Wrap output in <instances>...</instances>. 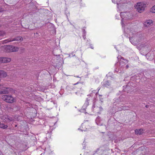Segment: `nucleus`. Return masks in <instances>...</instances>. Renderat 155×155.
<instances>
[{
  "mask_svg": "<svg viewBox=\"0 0 155 155\" xmlns=\"http://www.w3.org/2000/svg\"><path fill=\"white\" fill-rule=\"evenodd\" d=\"M146 6V4L143 2H138L135 6V8L137 12L142 13L144 11Z\"/></svg>",
  "mask_w": 155,
  "mask_h": 155,
  "instance_id": "1",
  "label": "nucleus"
},
{
  "mask_svg": "<svg viewBox=\"0 0 155 155\" xmlns=\"http://www.w3.org/2000/svg\"><path fill=\"white\" fill-rule=\"evenodd\" d=\"M9 58H0V63L9 62Z\"/></svg>",
  "mask_w": 155,
  "mask_h": 155,
  "instance_id": "2",
  "label": "nucleus"
},
{
  "mask_svg": "<svg viewBox=\"0 0 155 155\" xmlns=\"http://www.w3.org/2000/svg\"><path fill=\"white\" fill-rule=\"evenodd\" d=\"M2 90V91H0V94L8 93L10 91V89L9 88L4 87Z\"/></svg>",
  "mask_w": 155,
  "mask_h": 155,
  "instance_id": "3",
  "label": "nucleus"
},
{
  "mask_svg": "<svg viewBox=\"0 0 155 155\" xmlns=\"http://www.w3.org/2000/svg\"><path fill=\"white\" fill-rule=\"evenodd\" d=\"M82 85L83 84L82 83L79 82H78L77 83L74 84V85L75 86L74 88H77L80 89L82 88Z\"/></svg>",
  "mask_w": 155,
  "mask_h": 155,
  "instance_id": "4",
  "label": "nucleus"
},
{
  "mask_svg": "<svg viewBox=\"0 0 155 155\" xmlns=\"http://www.w3.org/2000/svg\"><path fill=\"white\" fill-rule=\"evenodd\" d=\"M2 99L7 102L10 103V96L9 95H4L2 96Z\"/></svg>",
  "mask_w": 155,
  "mask_h": 155,
  "instance_id": "5",
  "label": "nucleus"
},
{
  "mask_svg": "<svg viewBox=\"0 0 155 155\" xmlns=\"http://www.w3.org/2000/svg\"><path fill=\"white\" fill-rule=\"evenodd\" d=\"M153 21L152 20H148L146 21L144 23V25L146 27L150 25H151V24H153Z\"/></svg>",
  "mask_w": 155,
  "mask_h": 155,
  "instance_id": "6",
  "label": "nucleus"
},
{
  "mask_svg": "<svg viewBox=\"0 0 155 155\" xmlns=\"http://www.w3.org/2000/svg\"><path fill=\"white\" fill-rule=\"evenodd\" d=\"M19 48L10 45V51L15 52L18 50Z\"/></svg>",
  "mask_w": 155,
  "mask_h": 155,
  "instance_id": "7",
  "label": "nucleus"
},
{
  "mask_svg": "<svg viewBox=\"0 0 155 155\" xmlns=\"http://www.w3.org/2000/svg\"><path fill=\"white\" fill-rule=\"evenodd\" d=\"M23 40V38L21 37H17L14 38L13 39L11 40L10 39V42L13 41H21Z\"/></svg>",
  "mask_w": 155,
  "mask_h": 155,
  "instance_id": "8",
  "label": "nucleus"
},
{
  "mask_svg": "<svg viewBox=\"0 0 155 155\" xmlns=\"http://www.w3.org/2000/svg\"><path fill=\"white\" fill-rule=\"evenodd\" d=\"M135 132L137 134L140 135L143 133V130L142 129H136L135 130Z\"/></svg>",
  "mask_w": 155,
  "mask_h": 155,
  "instance_id": "9",
  "label": "nucleus"
},
{
  "mask_svg": "<svg viewBox=\"0 0 155 155\" xmlns=\"http://www.w3.org/2000/svg\"><path fill=\"white\" fill-rule=\"evenodd\" d=\"M7 75L6 73L2 70H0V78L5 77Z\"/></svg>",
  "mask_w": 155,
  "mask_h": 155,
  "instance_id": "10",
  "label": "nucleus"
},
{
  "mask_svg": "<svg viewBox=\"0 0 155 155\" xmlns=\"http://www.w3.org/2000/svg\"><path fill=\"white\" fill-rule=\"evenodd\" d=\"M3 48L5 49V51L8 52H9L10 51V45H5L3 46Z\"/></svg>",
  "mask_w": 155,
  "mask_h": 155,
  "instance_id": "11",
  "label": "nucleus"
},
{
  "mask_svg": "<svg viewBox=\"0 0 155 155\" xmlns=\"http://www.w3.org/2000/svg\"><path fill=\"white\" fill-rule=\"evenodd\" d=\"M7 125H5L3 123H0V127L3 129H5L7 128Z\"/></svg>",
  "mask_w": 155,
  "mask_h": 155,
  "instance_id": "12",
  "label": "nucleus"
},
{
  "mask_svg": "<svg viewBox=\"0 0 155 155\" xmlns=\"http://www.w3.org/2000/svg\"><path fill=\"white\" fill-rule=\"evenodd\" d=\"M150 12L152 13H155V5L151 8Z\"/></svg>",
  "mask_w": 155,
  "mask_h": 155,
  "instance_id": "13",
  "label": "nucleus"
},
{
  "mask_svg": "<svg viewBox=\"0 0 155 155\" xmlns=\"http://www.w3.org/2000/svg\"><path fill=\"white\" fill-rule=\"evenodd\" d=\"M9 42V41L8 40H5L4 41H0V44L1 43H2V44L6 43L7 42Z\"/></svg>",
  "mask_w": 155,
  "mask_h": 155,
  "instance_id": "14",
  "label": "nucleus"
},
{
  "mask_svg": "<svg viewBox=\"0 0 155 155\" xmlns=\"http://www.w3.org/2000/svg\"><path fill=\"white\" fill-rule=\"evenodd\" d=\"M10 103H12L14 102L15 99H14V98L12 97V96H10Z\"/></svg>",
  "mask_w": 155,
  "mask_h": 155,
  "instance_id": "15",
  "label": "nucleus"
},
{
  "mask_svg": "<svg viewBox=\"0 0 155 155\" xmlns=\"http://www.w3.org/2000/svg\"><path fill=\"white\" fill-rule=\"evenodd\" d=\"M25 51V49L24 48H21L20 49V51L21 52H23Z\"/></svg>",
  "mask_w": 155,
  "mask_h": 155,
  "instance_id": "16",
  "label": "nucleus"
},
{
  "mask_svg": "<svg viewBox=\"0 0 155 155\" xmlns=\"http://www.w3.org/2000/svg\"><path fill=\"white\" fill-rule=\"evenodd\" d=\"M3 11V9L1 8L0 7V12H2Z\"/></svg>",
  "mask_w": 155,
  "mask_h": 155,
  "instance_id": "17",
  "label": "nucleus"
},
{
  "mask_svg": "<svg viewBox=\"0 0 155 155\" xmlns=\"http://www.w3.org/2000/svg\"><path fill=\"white\" fill-rule=\"evenodd\" d=\"M121 24L123 27H124L125 26V25L123 23L122 21H121Z\"/></svg>",
  "mask_w": 155,
  "mask_h": 155,
  "instance_id": "18",
  "label": "nucleus"
},
{
  "mask_svg": "<svg viewBox=\"0 0 155 155\" xmlns=\"http://www.w3.org/2000/svg\"><path fill=\"white\" fill-rule=\"evenodd\" d=\"M10 93L12 91H13V90L12 89H11L10 88Z\"/></svg>",
  "mask_w": 155,
  "mask_h": 155,
  "instance_id": "19",
  "label": "nucleus"
},
{
  "mask_svg": "<svg viewBox=\"0 0 155 155\" xmlns=\"http://www.w3.org/2000/svg\"><path fill=\"white\" fill-rule=\"evenodd\" d=\"M84 126V124H81V126H82V127H83Z\"/></svg>",
  "mask_w": 155,
  "mask_h": 155,
  "instance_id": "20",
  "label": "nucleus"
},
{
  "mask_svg": "<svg viewBox=\"0 0 155 155\" xmlns=\"http://www.w3.org/2000/svg\"><path fill=\"white\" fill-rule=\"evenodd\" d=\"M104 86H105V87H107V84H105L104 85Z\"/></svg>",
  "mask_w": 155,
  "mask_h": 155,
  "instance_id": "21",
  "label": "nucleus"
},
{
  "mask_svg": "<svg viewBox=\"0 0 155 155\" xmlns=\"http://www.w3.org/2000/svg\"><path fill=\"white\" fill-rule=\"evenodd\" d=\"M148 105H146V107H148Z\"/></svg>",
  "mask_w": 155,
  "mask_h": 155,
  "instance_id": "22",
  "label": "nucleus"
},
{
  "mask_svg": "<svg viewBox=\"0 0 155 155\" xmlns=\"http://www.w3.org/2000/svg\"><path fill=\"white\" fill-rule=\"evenodd\" d=\"M126 67H127V68L128 67V65H127Z\"/></svg>",
  "mask_w": 155,
  "mask_h": 155,
  "instance_id": "23",
  "label": "nucleus"
},
{
  "mask_svg": "<svg viewBox=\"0 0 155 155\" xmlns=\"http://www.w3.org/2000/svg\"><path fill=\"white\" fill-rule=\"evenodd\" d=\"M110 85V84H107V86H109V85Z\"/></svg>",
  "mask_w": 155,
  "mask_h": 155,
  "instance_id": "24",
  "label": "nucleus"
}]
</instances>
